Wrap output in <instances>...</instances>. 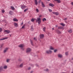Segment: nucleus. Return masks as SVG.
<instances>
[{
	"label": "nucleus",
	"mask_w": 73,
	"mask_h": 73,
	"mask_svg": "<svg viewBox=\"0 0 73 73\" xmlns=\"http://www.w3.org/2000/svg\"><path fill=\"white\" fill-rule=\"evenodd\" d=\"M9 49V48H5L3 51V53H6V52H7V50H8Z\"/></svg>",
	"instance_id": "5"
},
{
	"label": "nucleus",
	"mask_w": 73,
	"mask_h": 73,
	"mask_svg": "<svg viewBox=\"0 0 73 73\" xmlns=\"http://www.w3.org/2000/svg\"><path fill=\"white\" fill-rule=\"evenodd\" d=\"M31 51V49L29 48H28L27 49L26 52L27 53H29Z\"/></svg>",
	"instance_id": "4"
},
{
	"label": "nucleus",
	"mask_w": 73,
	"mask_h": 73,
	"mask_svg": "<svg viewBox=\"0 0 73 73\" xmlns=\"http://www.w3.org/2000/svg\"><path fill=\"white\" fill-rule=\"evenodd\" d=\"M23 66V63L21 64L20 65V67L22 68Z\"/></svg>",
	"instance_id": "27"
},
{
	"label": "nucleus",
	"mask_w": 73,
	"mask_h": 73,
	"mask_svg": "<svg viewBox=\"0 0 73 73\" xmlns=\"http://www.w3.org/2000/svg\"><path fill=\"white\" fill-rule=\"evenodd\" d=\"M58 27V25H56V27Z\"/></svg>",
	"instance_id": "49"
},
{
	"label": "nucleus",
	"mask_w": 73,
	"mask_h": 73,
	"mask_svg": "<svg viewBox=\"0 0 73 73\" xmlns=\"http://www.w3.org/2000/svg\"><path fill=\"white\" fill-rule=\"evenodd\" d=\"M34 39L35 40V41H37V39L36 38H34Z\"/></svg>",
	"instance_id": "39"
},
{
	"label": "nucleus",
	"mask_w": 73,
	"mask_h": 73,
	"mask_svg": "<svg viewBox=\"0 0 73 73\" xmlns=\"http://www.w3.org/2000/svg\"><path fill=\"white\" fill-rule=\"evenodd\" d=\"M36 22L38 23V24H40L41 23V19H38L36 20Z\"/></svg>",
	"instance_id": "2"
},
{
	"label": "nucleus",
	"mask_w": 73,
	"mask_h": 73,
	"mask_svg": "<svg viewBox=\"0 0 73 73\" xmlns=\"http://www.w3.org/2000/svg\"><path fill=\"white\" fill-rule=\"evenodd\" d=\"M9 61H10V59H7L6 60V62H9Z\"/></svg>",
	"instance_id": "24"
},
{
	"label": "nucleus",
	"mask_w": 73,
	"mask_h": 73,
	"mask_svg": "<svg viewBox=\"0 0 73 73\" xmlns=\"http://www.w3.org/2000/svg\"><path fill=\"white\" fill-rule=\"evenodd\" d=\"M44 19H45V18H44Z\"/></svg>",
	"instance_id": "56"
},
{
	"label": "nucleus",
	"mask_w": 73,
	"mask_h": 73,
	"mask_svg": "<svg viewBox=\"0 0 73 73\" xmlns=\"http://www.w3.org/2000/svg\"><path fill=\"white\" fill-rule=\"evenodd\" d=\"M14 24L15 27H18V24L17 23H14Z\"/></svg>",
	"instance_id": "13"
},
{
	"label": "nucleus",
	"mask_w": 73,
	"mask_h": 73,
	"mask_svg": "<svg viewBox=\"0 0 73 73\" xmlns=\"http://www.w3.org/2000/svg\"><path fill=\"white\" fill-rule=\"evenodd\" d=\"M44 35L43 34H41L40 35V38H44Z\"/></svg>",
	"instance_id": "8"
},
{
	"label": "nucleus",
	"mask_w": 73,
	"mask_h": 73,
	"mask_svg": "<svg viewBox=\"0 0 73 73\" xmlns=\"http://www.w3.org/2000/svg\"><path fill=\"white\" fill-rule=\"evenodd\" d=\"M31 44L32 45H33V44L32 43V40L31 41Z\"/></svg>",
	"instance_id": "44"
},
{
	"label": "nucleus",
	"mask_w": 73,
	"mask_h": 73,
	"mask_svg": "<svg viewBox=\"0 0 73 73\" xmlns=\"http://www.w3.org/2000/svg\"><path fill=\"white\" fill-rule=\"evenodd\" d=\"M2 13H4L5 12V11L4 9H3L2 10Z\"/></svg>",
	"instance_id": "31"
},
{
	"label": "nucleus",
	"mask_w": 73,
	"mask_h": 73,
	"mask_svg": "<svg viewBox=\"0 0 73 73\" xmlns=\"http://www.w3.org/2000/svg\"><path fill=\"white\" fill-rule=\"evenodd\" d=\"M2 31V28H0V32H1Z\"/></svg>",
	"instance_id": "38"
},
{
	"label": "nucleus",
	"mask_w": 73,
	"mask_h": 73,
	"mask_svg": "<svg viewBox=\"0 0 73 73\" xmlns=\"http://www.w3.org/2000/svg\"><path fill=\"white\" fill-rule=\"evenodd\" d=\"M0 37H1V36H0Z\"/></svg>",
	"instance_id": "58"
},
{
	"label": "nucleus",
	"mask_w": 73,
	"mask_h": 73,
	"mask_svg": "<svg viewBox=\"0 0 73 73\" xmlns=\"http://www.w3.org/2000/svg\"><path fill=\"white\" fill-rule=\"evenodd\" d=\"M48 11H49V12H52V10L51 9H49Z\"/></svg>",
	"instance_id": "37"
},
{
	"label": "nucleus",
	"mask_w": 73,
	"mask_h": 73,
	"mask_svg": "<svg viewBox=\"0 0 73 73\" xmlns=\"http://www.w3.org/2000/svg\"><path fill=\"white\" fill-rule=\"evenodd\" d=\"M3 46H4V44H2L1 45V48H2V47H3Z\"/></svg>",
	"instance_id": "33"
},
{
	"label": "nucleus",
	"mask_w": 73,
	"mask_h": 73,
	"mask_svg": "<svg viewBox=\"0 0 73 73\" xmlns=\"http://www.w3.org/2000/svg\"><path fill=\"white\" fill-rule=\"evenodd\" d=\"M35 19H31V21H32V22H33V21H35Z\"/></svg>",
	"instance_id": "28"
},
{
	"label": "nucleus",
	"mask_w": 73,
	"mask_h": 73,
	"mask_svg": "<svg viewBox=\"0 0 73 73\" xmlns=\"http://www.w3.org/2000/svg\"><path fill=\"white\" fill-rule=\"evenodd\" d=\"M10 36L11 37V35H10Z\"/></svg>",
	"instance_id": "55"
},
{
	"label": "nucleus",
	"mask_w": 73,
	"mask_h": 73,
	"mask_svg": "<svg viewBox=\"0 0 73 73\" xmlns=\"http://www.w3.org/2000/svg\"><path fill=\"white\" fill-rule=\"evenodd\" d=\"M41 4L42 7H45V5H44V3L42 2H41Z\"/></svg>",
	"instance_id": "20"
},
{
	"label": "nucleus",
	"mask_w": 73,
	"mask_h": 73,
	"mask_svg": "<svg viewBox=\"0 0 73 73\" xmlns=\"http://www.w3.org/2000/svg\"><path fill=\"white\" fill-rule=\"evenodd\" d=\"M31 67H29L28 68V70H30V69H31Z\"/></svg>",
	"instance_id": "47"
},
{
	"label": "nucleus",
	"mask_w": 73,
	"mask_h": 73,
	"mask_svg": "<svg viewBox=\"0 0 73 73\" xmlns=\"http://www.w3.org/2000/svg\"><path fill=\"white\" fill-rule=\"evenodd\" d=\"M21 24V25H23V23H22Z\"/></svg>",
	"instance_id": "50"
},
{
	"label": "nucleus",
	"mask_w": 73,
	"mask_h": 73,
	"mask_svg": "<svg viewBox=\"0 0 73 73\" xmlns=\"http://www.w3.org/2000/svg\"><path fill=\"white\" fill-rule=\"evenodd\" d=\"M36 11L37 12H39V11L38 10V9H36Z\"/></svg>",
	"instance_id": "34"
},
{
	"label": "nucleus",
	"mask_w": 73,
	"mask_h": 73,
	"mask_svg": "<svg viewBox=\"0 0 73 73\" xmlns=\"http://www.w3.org/2000/svg\"><path fill=\"white\" fill-rule=\"evenodd\" d=\"M56 31L57 33H58L59 34H61V31H59L58 30H56Z\"/></svg>",
	"instance_id": "10"
},
{
	"label": "nucleus",
	"mask_w": 73,
	"mask_h": 73,
	"mask_svg": "<svg viewBox=\"0 0 73 73\" xmlns=\"http://www.w3.org/2000/svg\"><path fill=\"white\" fill-rule=\"evenodd\" d=\"M47 1H50V0H47Z\"/></svg>",
	"instance_id": "53"
},
{
	"label": "nucleus",
	"mask_w": 73,
	"mask_h": 73,
	"mask_svg": "<svg viewBox=\"0 0 73 73\" xmlns=\"http://www.w3.org/2000/svg\"><path fill=\"white\" fill-rule=\"evenodd\" d=\"M57 51V50H54V52H56Z\"/></svg>",
	"instance_id": "43"
},
{
	"label": "nucleus",
	"mask_w": 73,
	"mask_h": 73,
	"mask_svg": "<svg viewBox=\"0 0 73 73\" xmlns=\"http://www.w3.org/2000/svg\"><path fill=\"white\" fill-rule=\"evenodd\" d=\"M68 54V52H66L65 53V54L66 56Z\"/></svg>",
	"instance_id": "40"
},
{
	"label": "nucleus",
	"mask_w": 73,
	"mask_h": 73,
	"mask_svg": "<svg viewBox=\"0 0 73 73\" xmlns=\"http://www.w3.org/2000/svg\"><path fill=\"white\" fill-rule=\"evenodd\" d=\"M48 70H49L47 69L45 70V71H48Z\"/></svg>",
	"instance_id": "42"
},
{
	"label": "nucleus",
	"mask_w": 73,
	"mask_h": 73,
	"mask_svg": "<svg viewBox=\"0 0 73 73\" xmlns=\"http://www.w3.org/2000/svg\"><path fill=\"white\" fill-rule=\"evenodd\" d=\"M8 38L7 37H5V38H3L0 39V41H2V40H6V39H7Z\"/></svg>",
	"instance_id": "11"
},
{
	"label": "nucleus",
	"mask_w": 73,
	"mask_h": 73,
	"mask_svg": "<svg viewBox=\"0 0 73 73\" xmlns=\"http://www.w3.org/2000/svg\"><path fill=\"white\" fill-rule=\"evenodd\" d=\"M54 1H57L58 3H60L61 2V1L60 0H54Z\"/></svg>",
	"instance_id": "21"
},
{
	"label": "nucleus",
	"mask_w": 73,
	"mask_h": 73,
	"mask_svg": "<svg viewBox=\"0 0 73 73\" xmlns=\"http://www.w3.org/2000/svg\"><path fill=\"white\" fill-rule=\"evenodd\" d=\"M43 31H44V32H45V30H46V28L44 27V28H43Z\"/></svg>",
	"instance_id": "30"
},
{
	"label": "nucleus",
	"mask_w": 73,
	"mask_h": 73,
	"mask_svg": "<svg viewBox=\"0 0 73 73\" xmlns=\"http://www.w3.org/2000/svg\"><path fill=\"white\" fill-rule=\"evenodd\" d=\"M34 2L36 5H37L38 4V2H37V0H35Z\"/></svg>",
	"instance_id": "12"
},
{
	"label": "nucleus",
	"mask_w": 73,
	"mask_h": 73,
	"mask_svg": "<svg viewBox=\"0 0 73 73\" xmlns=\"http://www.w3.org/2000/svg\"><path fill=\"white\" fill-rule=\"evenodd\" d=\"M9 13L11 15H12V14H13V12H12V11H10Z\"/></svg>",
	"instance_id": "22"
},
{
	"label": "nucleus",
	"mask_w": 73,
	"mask_h": 73,
	"mask_svg": "<svg viewBox=\"0 0 73 73\" xmlns=\"http://www.w3.org/2000/svg\"><path fill=\"white\" fill-rule=\"evenodd\" d=\"M42 15H41L39 16V17H42Z\"/></svg>",
	"instance_id": "41"
},
{
	"label": "nucleus",
	"mask_w": 73,
	"mask_h": 73,
	"mask_svg": "<svg viewBox=\"0 0 73 73\" xmlns=\"http://www.w3.org/2000/svg\"><path fill=\"white\" fill-rule=\"evenodd\" d=\"M71 4L72 5H73V2L71 3Z\"/></svg>",
	"instance_id": "48"
},
{
	"label": "nucleus",
	"mask_w": 73,
	"mask_h": 73,
	"mask_svg": "<svg viewBox=\"0 0 73 73\" xmlns=\"http://www.w3.org/2000/svg\"><path fill=\"white\" fill-rule=\"evenodd\" d=\"M33 71L31 72V73H33Z\"/></svg>",
	"instance_id": "52"
},
{
	"label": "nucleus",
	"mask_w": 73,
	"mask_h": 73,
	"mask_svg": "<svg viewBox=\"0 0 73 73\" xmlns=\"http://www.w3.org/2000/svg\"><path fill=\"white\" fill-rule=\"evenodd\" d=\"M3 66H1L0 67V72H1L3 70Z\"/></svg>",
	"instance_id": "15"
},
{
	"label": "nucleus",
	"mask_w": 73,
	"mask_h": 73,
	"mask_svg": "<svg viewBox=\"0 0 73 73\" xmlns=\"http://www.w3.org/2000/svg\"><path fill=\"white\" fill-rule=\"evenodd\" d=\"M28 9H25L24 10V12H26L27 11H28Z\"/></svg>",
	"instance_id": "32"
},
{
	"label": "nucleus",
	"mask_w": 73,
	"mask_h": 73,
	"mask_svg": "<svg viewBox=\"0 0 73 73\" xmlns=\"http://www.w3.org/2000/svg\"><path fill=\"white\" fill-rule=\"evenodd\" d=\"M13 21H18V20L17 19H13Z\"/></svg>",
	"instance_id": "25"
},
{
	"label": "nucleus",
	"mask_w": 73,
	"mask_h": 73,
	"mask_svg": "<svg viewBox=\"0 0 73 73\" xmlns=\"http://www.w3.org/2000/svg\"><path fill=\"white\" fill-rule=\"evenodd\" d=\"M40 2H41V0H40L39 1H38V3H40Z\"/></svg>",
	"instance_id": "45"
},
{
	"label": "nucleus",
	"mask_w": 73,
	"mask_h": 73,
	"mask_svg": "<svg viewBox=\"0 0 73 73\" xmlns=\"http://www.w3.org/2000/svg\"><path fill=\"white\" fill-rule=\"evenodd\" d=\"M46 53H47V54H49V53H52V51L50 50H47L46 51Z\"/></svg>",
	"instance_id": "6"
},
{
	"label": "nucleus",
	"mask_w": 73,
	"mask_h": 73,
	"mask_svg": "<svg viewBox=\"0 0 73 73\" xmlns=\"http://www.w3.org/2000/svg\"><path fill=\"white\" fill-rule=\"evenodd\" d=\"M49 49L50 50H54V48L52 46H50L49 47Z\"/></svg>",
	"instance_id": "9"
},
{
	"label": "nucleus",
	"mask_w": 73,
	"mask_h": 73,
	"mask_svg": "<svg viewBox=\"0 0 73 73\" xmlns=\"http://www.w3.org/2000/svg\"><path fill=\"white\" fill-rule=\"evenodd\" d=\"M68 32L70 33H72V30L70 29L68 30Z\"/></svg>",
	"instance_id": "26"
},
{
	"label": "nucleus",
	"mask_w": 73,
	"mask_h": 73,
	"mask_svg": "<svg viewBox=\"0 0 73 73\" xmlns=\"http://www.w3.org/2000/svg\"><path fill=\"white\" fill-rule=\"evenodd\" d=\"M66 20V19H65L64 20Z\"/></svg>",
	"instance_id": "54"
},
{
	"label": "nucleus",
	"mask_w": 73,
	"mask_h": 73,
	"mask_svg": "<svg viewBox=\"0 0 73 73\" xmlns=\"http://www.w3.org/2000/svg\"><path fill=\"white\" fill-rule=\"evenodd\" d=\"M25 6H23V5H22L21 7V8L22 9H25Z\"/></svg>",
	"instance_id": "16"
},
{
	"label": "nucleus",
	"mask_w": 73,
	"mask_h": 73,
	"mask_svg": "<svg viewBox=\"0 0 73 73\" xmlns=\"http://www.w3.org/2000/svg\"><path fill=\"white\" fill-rule=\"evenodd\" d=\"M64 29V27H61V26L58 27V29Z\"/></svg>",
	"instance_id": "14"
},
{
	"label": "nucleus",
	"mask_w": 73,
	"mask_h": 73,
	"mask_svg": "<svg viewBox=\"0 0 73 73\" xmlns=\"http://www.w3.org/2000/svg\"><path fill=\"white\" fill-rule=\"evenodd\" d=\"M58 57H59L60 58H61V57H62V55L61 54H58Z\"/></svg>",
	"instance_id": "18"
},
{
	"label": "nucleus",
	"mask_w": 73,
	"mask_h": 73,
	"mask_svg": "<svg viewBox=\"0 0 73 73\" xmlns=\"http://www.w3.org/2000/svg\"><path fill=\"white\" fill-rule=\"evenodd\" d=\"M72 73H73V72H72Z\"/></svg>",
	"instance_id": "57"
},
{
	"label": "nucleus",
	"mask_w": 73,
	"mask_h": 73,
	"mask_svg": "<svg viewBox=\"0 0 73 73\" xmlns=\"http://www.w3.org/2000/svg\"><path fill=\"white\" fill-rule=\"evenodd\" d=\"M4 32H6V34H9V33L11 32V31H10L9 30H5Z\"/></svg>",
	"instance_id": "7"
},
{
	"label": "nucleus",
	"mask_w": 73,
	"mask_h": 73,
	"mask_svg": "<svg viewBox=\"0 0 73 73\" xmlns=\"http://www.w3.org/2000/svg\"><path fill=\"white\" fill-rule=\"evenodd\" d=\"M33 28L32 27H31V30L32 31H33Z\"/></svg>",
	"instance_id": "46"
},
{
	"label": "nucleus",
	"mask_w": 73,
	"mask_h": 73,
	"mask_svg": "<svg viewBox=\"0 0 73 73\" xmlns=\"http://www.w3.org/2000/svg\"><path fill=\"white\" fill-rule=\"evenodd\" d=\"M25 25H24L23 27H22V29H24L25 28Z\"/></svg>",
	"instance_id": "36"
},
{
	"label": "nucleus",
	"mask_w": 73,
	"mask_h": 73,
	"mask_svg": "<svg viewBox=\"0 0 73 73\" xmlns=\"http://www.w3.org/2000/svg\"><path fill=\"white\" fill-rule=\"evenodd\" d=\"M11 8L12 10H14L15 9V8L12 6L11 7Z\"/></svg>",
	"instance_id": "29"
},
{
	"label": "nucleus",
	"mask_w": 73,
	"mask_h": 73,
	"mask_svg": "<svg viewBox=\"0 0 73 73\" xmlns=\"http://www.w3.org/2000/svg\"><path fill=\"white\" fill-rule=\"evenodd\" d=\"M60 25H62V26H63V27H64V26H65V24L63 23H60Z\"/></svg>",
	"instance_id": "23"
},
{
	"label": "nucleus",
	"mask_w": 73,
	"mask_h": 73,
	"mask_svg": "<svg viewBox=\"0 0 73 73\" xmlns=\"http://www.w3.org/2000/svg\"><path fill=\"white\" fill-rule=\"evenodd\" d=\"M52 13L53 14L55 15H59V13H58V12H53Z\"/></svg>",
	"instance_id": "3"
},
{
	"label": "nucleus",
	"mask_w": 73,
	"mask_h": 73,
	"mask_svg": "<svg viewBox=\"0 0 73 73\" xmlns=\"http://www.w3.org/2000/svg\"><path fill=\"white\" fill-rule=\"evenodd\" d=\"M8 68V66L7 65L4 66H3V68L5 69H7V68Z\"/></svg>",
	"instance_id": "17"
},
{
	"label": "nucleus",
	"mask_w": 73,
	"mask_h": 73,
	"mask_svg": "<svg viewBox=\"0 0 73 73\" xmlns=\"http://www.w3.org/2000/svg\"><path fill=\"white\" fill-rule=\"evenodd\" d=\"M24 45L23 44H20L19 45V47L21 48L22 50H24Z\"/></svg>",
	"instance_id": "1"
},
{
	"label": "nucleus",
	"mask_w": 73,
	"mask_h": 73,
	"mask_svg": "<svg viewBox=\"0 0 73 73\" xmlns=\"http://www.w3.org/2000/svg\"><path fill=\"white\" fill-rule=\"evenodd\" d=\"M52 30H54V28H53L52 29Z\"/></svg>",
	"instance_id": "51"
},
{
	"label": "nucleus",
	"mask_w": 73,
	"mask_h": 73,
	"mask_svg": "<svg viewBox=\"0 0 73 73\" xmlns=\"http://www.w3.org/2000/svg\"><path fill=\"white\" fill-rule=\"evenodd\" d=\"M49 6H50V7H54V5L52 4V3H50L49 4Z\"/></svg>",
	"instance_id": "19"
},
{
	"label": "nucleus",
	"mask_w": 73,
	"mask_h": 73,
	"mask_svg": "<svg viewBox=\"0 0 73 73\" xmlns=\"http://www.w3.org/2000/svg\"><path fill=\"white\" fill-rule=\"evenodd\" d=\"M43 21H46V19H43Z\"/></svg>",
	"instance_id": "35"
}]
</instances>
